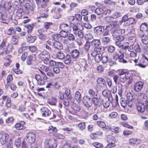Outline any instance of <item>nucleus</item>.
Segmentation results:
<instances>
[{
    "label": "nucleus",
    "mask_w": 148,
    "mask_h": 148,
    "mask_svg": "<svg viewBox=\"0 0 148 148\" xmlns=\"http://www.w3.org/2000/svg\"><path fill=\"white\" fill-rule=\"evenodd\" d=\"M102 43L105 45H107L110 42V39L108 36L104 37L101 38Z\"/></svg>",
    "instance_id": "obj_26"
},
{
    "label": "nucleus",
    "mask_w": 148,
    "mask_h": 148,
    "mask_svg": "<svg viewBox=\"0 0 148 148\" xmlns=\"http://www.w3.org/2000/svg\"><path fill=\"white\" fill-rule=\"evenodd\" d=\"M57 102L56 99L55 97H52L49 100V103L51 105H56Z\"/></svg>",
    "instance_id": "obj_57"
},
{
    "label": "nucleus",
    "mask_w": 148,
    "mask_h": 148,
    "mask_svg": "<svg viewBox=\"0 0 148 148\" xmlns=\"http://www.w3.org/2000/svg\"><path fill=\"white\" fill-rule=\"evenodd\" d=\"M147 98L146 95L143 93H141L138 95L137 100L138 101H143L145 102Z\"/></svg>",
    "instance_id": "obj_21"
},
{
    "label": "nucleus",
    "mask_w": 148,
    "mask_h": 148,
    "mask_svg": "<svg viewBox=\"0 0 148 148\" xmlns=\"http://www.w3.org/2000/svg\"><path fill=\"white\" fill-rule=\"evenodd\" d=\"M116 139L115 138L111 135L107 136V141L109 143L105 148H110L115 146V143Z\"/></svg>",
    "instance_id": "obj_7"
},
{
    "label": "nucleus",
    "mask_w": 148,
    "mask_h": 148,
    "mask_svg": "<svg viewBox=\"0 0 148 148\" xmlns=\"http://www.w3.org/2000/svg\"><path fill=\"white\" fill-rule=\"evenodd\" d=\"M78 127L81 130H84L86 127L85 123L83 122L79 123L78 125Z\"/></svg>",
    "instance_id": "obj_46"
},
{
    "label": "nucleus",
    "mask_w": 148,
    "mask_h": 148,
    "mask_svg": "<svg viewBox=\"0 0 148 148\" xmlns=\"http://www.w3.org/2000/svg\"><path fill=\"white\" fill-rule=\"evenodd\" d=\"M140 37L141 38V41L145 45L148 44V37L146 36H145L143 34H139Z\"/></svg>",
    "instance_id": "obj_23"
},
{
    "label": "nucleus",
    "mask_w": 148,
    "mask_h": 148,
    "mask_svg": "<svg viewBox=\"0 0 148 148\" xmlns=\"http://www.w3.org/2000/svg\"><path fill=\"white\" fill-rule=\"evenodd\" d=\"M136 106L137 110L139 112L143 113L144 112L145 106L143 103L142 102L137 103Z\"/></svg>",
    "instance_id": "obj_12"
},
{
    "label": "nucleus",
    "mask_w": 148,
    "mask_h": 148,
    "mask_svg": "<svg viewBox=\"0 0 148 148\" xmlns=\"http://www.w3.org/2000/svg\"><path fill=\"white\" fill-rule=\"evenodd\" d=\"M11 42L12 43L16 45L18 42V37L16 36H14L12 37L11 40Z\"/></svg>",
    "instance_id": "obj_48"
},
{
    "label": "nucleus",
    "mask_w": 148,
    "mask_h": 148,
    "mask_svg": "<svg viewBox=\"0 0 148 148\" xmlns=\"http://www.w3.org/2000/svg\"><path fill=\"white\" fill-rule=\"evenodd\" d=\"M57 142L55 139L50 138L46 140L44 148H56Z\"/></svg>",
    "instance_id": "obj_4"
},
{
    "label": "nucleus",
    "mask_w": 148,
    "mask_h": 148,
    "mask_svg": "<svg viewBox=\"0 0 148 148\" xmlns=\"http://www.w3.org/2000/svg\"><path fill=\"white\" fill-rule=\"evenodd\" d=\"M132 78L130 73H126L124 75L118 76L115 75L114 76L113 78L114 82L117 83H124L127 80L131 79Z\"/></svg>",
    "instance_id": "obj_1"
},
{
    "label": "nucleus",
    "mask_w": 148,
    "mask_h": 148,
    "mask_svg": "<svg viewBox=\"0 0 148 148\" xmlns=\"http://www.w3.org/2000/svg\"><path fill=\"white\" fill-rule=\"evenodd\" d=\"M41 30V29L38 30V32H39V34L38 35L39 36V38L42 40H45V39L46 36L44 34L40 32Z\"/></svg>",
    "instance_id": "obj_55"
},
{
    "label": "nucleus",
    "mask_w": 148,
    "mask_h": 148,
    "mask_svg": "<svg viewBox=\"0 0 148 148\" xmlns=\"http://www.w3.org/2000/svg\"><path fill=\"white\" fill-rule=\"evenodd\" d=\"M29 51L32 53H35L38 50L37 47L35 46H31L28 47Z\"/></svg>",
    "instance_id": "obj_49"
},
{
    "label": "nucleus",
    "mask_w": 148,
    "mask_h": 148,
    "mask_svg": "<svg viewBox=\"0 0 148 148\" xmlns=\"http://www.w3.org/2000/svg\"><path fill=\"white\" fill-rule=\"evenodd\" d=\"M12 7L11 3L9 1L4 2V7L7 10H10Z\"/></svg>",
    "instance_id": "obj_39"
},
{
    "label": "nucleus",
    "mask_w": 148,
    "mask_h": 148,
    "mask_svg": "<svg viewBox=\"0 0 148 148\" xmlns=\"http://www.w3.org/2000/svg\"><path fill=\"white\" fill-rule=\"evenodd\" d=\"M48 0H41L40 4L42 8H45L47 6V3L48 2Z\"/></svg>",
    "instance_id": "obj_56"
},
{
    "label": "nucleus",
    "mask_w": 148,
    "mask_h": 148,
    "mask_svg": "<svg viewBox=\"0 0 148 148\" xmlns=\"http://www.w3.org/2000/svg\"><path fill=\"white\" fill-rule=\"evenodd\" d=\"M115 50L114 47L112 45H110L108 47L107 50L108 52L110 53H113Z\"/></svg>",
    "instance_id": "obj_62"
},
{
    "label": "nucleus",
    "mask_w": 148,
    "mask_h": 148,
    "mask_svg": "<svg viewBox=\"0 0 148 148\" xmlns=\"http://www.w3.org/2000/svg\"><path fill=\"white\" fill-rule=\"evenodd\" d=\"M46 56H50L49 52L46 50H44L42 52L38 55V57L41 60L46 58Z\"/></svg>",
    "instance_id": "obj_28"
},
{
    "label": "nucleus",
    "mask_w": 148,
    "mask_h": 148,
    "mask_svg": "<svg viewBox=\"0 0 148 148\" xmlns=\"http://www.w3.org/2000/svg\"><path fill=\"white\" fill-rule=\"evenodd\" d=\"M75 98L76 101L78 102H80L82 100V98L80 93L78 91H77L75 94Z\"/></svg>",
    "instance_id": "obj_33"
},
{
    "label": "nucleus",
    "mask_w": 148,
    "mask_h": 148,
    "mask_svg": "<svg viewBox=\"0 0 148 148\" xmlns=\"http://www.w3.org/2000/svg\"><path fill=\"white\" fill-rule=\"evenodd\" d=\"M36 136L35 134L32 132H29L26 136V140L27 142L32 144L35 141Z\"/></svg>",
    "instance_id": "obj_6"
},
{
    "label": "nucleus",
    "mask_w": 148,
    "mask_h": 148,
    "mask_svg": "<svg viewBox=\"0 0 148 148\" xmlns=\"http://www.w3.org/2000/svg\"><path fill=\"white\" fill-rule=\"evenodd\" d=\"M25 124V122L24 121H22L20 123H17L15 125V127L17 130H24L26 128L25 127L23 126Z\"/></svg>",
    "instance_id": "obj_16"
},
{
    "label": "nucleus",
    "mask_w": 148,
    "mask_h": 148,
    "mask_svg": "<svg viewBox=\"0 0 148 148\" xmlns=\"http://www.w3.org/2000/svg\"><path fill=\"white\" fill-rule=\"evenodd\" d=\"M125 32L124 29H119L114 31L112 34V36L114 38H116V40L123 41L124 38L123 36H121L122 34Z\"/></svg>",
    "instance_id": "obj_3"
},
{
    "label": "nucleus",
    "mask_w": 148,
    "mask_h": 148,
    "mask_svg": "<svg viewBox=\"0 0 148 148\" xmlns=\"http://www.w3.org/2000/svg\"><path fill=\"white\" fill-rule=\"evenodd\" d=\"M79 25L80 26V27H78L77 26L74 24L73 25L71 26V28H72L73 29L74 35H77V32L79 30L81 31L83 29V26L82 25H80V24Z\"/></svg>",
    "instance_id": "obj_18"
},
{
    "label": "nucleus",
    "mask_w": 148,
    "mask_h": 148,
    "mask_svg": "<svg viewBox=\"0 0 148 148\" xmlns=\"http://www.w3.org/2000/svg\"><path fill=\"white\" fill-rule=\"evenodd\" d=\"M102 56L101 54L100 53L99 54H98L96 56L94 57L95 59L97 62H99L102 59Z\"/></svg>",
    "instance_id": "obj_53"
},
{
    "label": "nucleus",
    "mask_w": 148,
    "mask_h": 148,
    "mask_svg": "<svg viewBox=\"0 0 148 148\" xmlns=\"http://www.w3.org/2000/svg\"><path fill=\"white\" fill-rule=\"evenodd\" d=\"M6 33L8 35H12L16 34V31L14 28L11 27L8 30Z\"/></svg>",
    "instance_id": "obj_44"
},
{
    "label": "nucleus",
    "mask_w": 148,
    "mask_h": 148,
    "mask_svg": "<svg viewBox=\"0 0 148 148\" xmlns=\"http://www.w3.org/2000/svg\"><path fill=\"white\" fill-rule=\"evenodd\" d=\"M101 49L94 48V49L91 51V55L93 57L96 56L98 54L100 53Z\"/></svg>",
    "instance_id": "obj_24"
},
{
    "label": "nucleus",
    "mask_w": 148,
    "mask_h": 148,
    "mask_svg": "<svg viewBox=\"0 0 148 148\" xmlns=\"http://www.w3.org/2000/svg\"><path fill=\"white\" fill-rule=\"evenodd\" d=\"M42 115L43 116L48 117L49 119H52L55 118L56 115L53 112H51L46 107H43L40 109Z\"/></svg>",
    "instance_id": "obj_2"
},
{
    "label": "nucleus",
    "mask_w": 148,
    "mask_h": 148,
    "mask_svg": "<svg viewBox=\"0 0 148 148\" xmlns=\"http://www.w3.org/2000/svg\"><path fill=\"white\" fill-rule=\"evenodd\" d=\"M21 138L18 137L15 140L14 145L17 147H18L21 145Z\"/></svg>",
    "instance_id": "obj_59"
},
{
    "label": "nucleus",
    "mask_w": 148,
    "mask_h": 148,
    "mask_svg": "<svg viewBox=\"0 0 148 148\" xmlns=\"http://www.w3.org/2000/svg\"><path fill=\"white\" fill-rule=\"evenodd\" d=\"M110 130L115 133H117L119 131V128L118 127L112 126L110 128Z\"/></svg>",
    "instance_id": "obj_47"
},
{
    "label": "nucleus",
    "mask_w": 148,
    "mask_h": 148,
    "mask_svg": "<svg viewBox=\"0 0 148 148\" xmlns=\"http://www.w3.org/2000/svg\"><path fill=\"white\" fill-rule=\"evenodd\" d=\"M54 135L56 137L59 139H64L65 138L64 136L60 134L56 133L54 134Z\"/></svg>",
    "instance_id": "obj_58"
},
{
    "label": "nucleus",
    "mask_w": 148,
    "mask_h": 148,
    "mask_svg": "<svg viewBox=\"0 0 148 148\" xmlns=\"http://www.w3.org/2000/svg\"><path fill=\"white\" fill-rule=\"evenodd\" d=\"M24 13L23 9L20 8L17 10L15 13L16 18L19 19L23 15Z\"/></svg>",
    "instance_id": "obj_25"
},
{
    "label": "nucleus",
    "mask_w": 148,
    "mask_h": 148,
    "mask_svg": "<svg viewBox=\"0 0 148 148\" xmlns=\"http://www.w3.org/2000/svg\"><path fill=\"white\" fill-rule=\"evenodd\" d=\"M143 85V83L141 82H138L135 84L134 88L136 92L140 91L142 89Z\"/></svg>",
    "instance_id": "obj_15"
},
{
    "label": "nucleus",
    "mask_w": 148,
    "mask_h": 148,
    "mask_svg": "<svg viewBox=\"0 0 148 148\" xmlns=\"http://www.w3.org/2000/svg\"><path fill=\"white\" fill-rule=\"evenodd\" d=\"M121 16L122 15L121 13L115 12L112 14V18L114 19H116L118 18L121 17Z\"/></svg>",
    "instance_id": "obj_50"
},
{
    "label": "nucleus",
    "mask_w": 148,
    "mask_h": 148,
    "mask_svg": "<svg viewBox=\"0 0 148 148\" xmlns=\"http://www.w3.org/2000/svg\"><path fill=\"white\" fill-rule=\"evenodd\" d=\"M77 35L72 34H69L67 36L68 39L71 41H73L76 40Z\"/></svg>",
    "instance_id": "obj_37"
},
{
    "label": "nucleus",
    "mask_w": 148,
    "mask_h": 148,
    "mask_svg": "<svg viewBox=\"0 0 148 148\" xmlns=\"http://www.w3.org/2000/svg\"><path fill=\"white\" fill-rule=\"evenodd\" d=\"M97 83L102 88L106 87V82L104 79L102 78H99L97 79Z\"/></svg>",
    "instance_id": "obj_17"
},
{
    "label": "nucleus",
    "mask_w": 148,
    "mask_h": 148,
    "mask_svg": "<svg viewBox=\"0 0 148 148\" xmlns=\"http://www.w3.org/2000/svg\"><path fill=\"white\" fill-rule=\"evenodd\" d=\"M124 55L123 54H121L120 55L116 52H115L113 55V58L115 60H117L119 59V61L120 59L123 58Z\"/></svg>",
    "instance_id": "obj_27"
},
{
    "label": "nucleus",
    "mask_w": 148,
    "mask_h": 148,
    "mask_svg": "<svg viewBox=\"0 0 148 148\" xmlns=\"http://www.w3.org/2000/svg\"><path fill=\"white\" fill-rule=\"evenodd\" d=\"M40 72L43 75L42 77L39 74H36L35 76V78L37 81V84L40 85H44L45 80L48 78L44 72L40 71Z\"/></svg>",
    "instance_id": "obj_5"
},
{
    "label": "nucleus",
    "mask_w": 148,
    "mask_h": 148,
    "mask_svg": "<svg viewBox=\"0 0 148 148\" xmlns=\"http://www.w3.org/2000/svg\"><path fill=\"white\" fill-rule=\"evenodd\" d=\"M102 95L104 96L107 97L109 101L112 100L111 93L110 91L107 90H103L102 92Z\"/></svg>",
    "instance_id": "obj_20"
},
{
    "label": "nucleus",
    "mask_w": 148,
    "mask_h": 148,
    "mask_svg": "<svg viewBox=\"0 0 148 148\" xmlns=\"http://www.w3.org/2000/svg\"><path fill=\"white\" fill-rule=\"evenodd\" d=\"M147 24L146 23H142L140 27V34H143V32L145 31L147 28Z\"/></svg>",
    "instance_id": "obj_30"
},
{
    "label": "nucleus",
    "mask_w": 148,
    "mask_h": 148,
    "mask_svg": "<svg viewBox=\"0 0 148 148\" xmlns=\"http://www.w3.org/2000/svg\"><path fill=\"white\" fill-rule=\"evenodd\" d=\"M93 146L97 148H102L103 147V145L97 142H94L92 143Z\"/></svg>",
    "instance_id": "obj_63"
},
{
    "label": "nucleus",
    "mask_w": 148,
    "mask_h": 148,
    "mask_svg": "<svg viewBox=\"0 0 148 148\" xmlns=\"http://www.w3.org/2000/svg\"><path fill=\"white\" fill-rule=\"evenodd\" d=\"M120 102L121 106L123 108L126 106L127 102L125 99L123 98H121L120 99Z\"/></svg>",
    "instance_id": "obj_52"
},
{
    "label": "nucleus",
    "mask_w": 148,
    "mask_h": 148,
    "mask_svg": "<svg viewBox=\"0 0 148 148\" xmlns=\"http://www.w3.org/2000/svg\"><path fill=\"white\" fill-rule=\"evenodd\" d=\"M9 139V135L6 133L3 134L0 139V142L2 145H4L8 142Z\"/></svg>",
    "instance_id": "obj_13"
},
{
    "label": "nucleus",
    "mask_w": 148,
    "mask_h": 148,
    "mask_svg": "<svg viewBox=\"0 0 148 148\" xmlns=\"http://www.w3.org/2000/svg\"><path fill=\"white\" fill-rule=\"evenodd\" d=\"M25 8L29 11H33L34 8V7L33 5H31L28 3H25Z\"/></svg>",
    "instance_id": "obj_41"
},
{
    "label": "nucleus",
    "mask_w": 148,
    "mask_h": 148,
    "mask_svg": "<svg viewBox=\"0 0 148 148\" xmlns=\"http://www.w3.org/2000/svg\"><path fill=\"white\" fill-rule=\"evenodd\" d=\"M105 30V26H99L95 27L94 29V33L97 36H99L102 35Z\"/></svg>",
    "instance_id": "obj_9"
},
{
    "label": "nucleus",
    "mask_w": 148,
    "mask_h": 148,
    "mask_svg": "<svg viewBox=\"0 0 148 148\" xmlns=\"http://www.w3.org/2000/svg\"><path fill=\"white\" fill-rule=\"evenodd\" d=\"M69 32L64 31V30H61L60 32V35L61 37L62 38H66L67 37L68 35V32Z\"/></svg>",
    "instance_id": "obj_45"
},
{
    "label": "nucleus",
    "mask_w": 148,
    "mask_h": 148,
    "mask_svg": "<svg viewBox=\"0 0 148 148\" xmlns=\"http://www.w3.org/2000/svg\"><path fill=\"white\" fill-rule=\"evenodd\" d=\"M79 65L81 68L83 69V70L84 71L86 70V68L88 66V65L87 62L84 60H83L79 64Z\"/></svg>",
    "instance_id": "obj_35"
},
{
    "label": "nucleus",
    "mask_w": 148,
    "mask_h": 148,
    "mask_svg": "<svg viewBox=\"0 0 148 148\" xmlns=\"http://www.w3.org/2000/svg\"><path fill=\"white\" fill-rule=\"evenodd\" d=\"M33 25L29 24L26 25V27L27 29V31L28 34H29L32 32L33 28Z\"/></svg>",
    "instance_id": "obj_51"
},
{
    "label": "nucleus",
    "mask_w": 148,
    "mask_h": 148,
    "mask_svg": "<svg viewBox=\"0 0 148 148\" xmlns=\"http://www.w3.org/2000/svg\"><path fill=\"white\" fill-rule=\"evenodd\" d=\"M83 103L87 107H90L92 104V98L91 99L88 96H85L83 97Z\"/></svg>",
    "instance_id": "obj_8"
},
{
    "label": "nucleus",
    "mask_w": 148,
    "mask_h": 148,
    "mask_svg": "<svg viewBox=\"0 0 148 148\" xmlns=\"http://www.w3.org/2000/svg\"><path fill=\"white\" fill-rule=\"evenodd\" d=\"M108 26H107L105 28V31H104L103 33V36H108L109 35V30L108 29Z\"/></svg>",
    "instance_id": "obj_60"
},
{
    "label": "nucleus",
    "mask_w": 148,
    "mask_h": 148,
    "mask_svg": "<svg viewBox=\"0 0 148 148\" xmlns=\"http://www.w3.org/2000/svg\"><path fill=\"white\" fill-rule=\"evenodd\" d=\"M60 28L61 30L69 32L71 30V27L70 25L66 23H61L60 26Z\"/></svg>",
    "instance_id": "obj_14"
},
{
    "label": "nucleus",
    "mask_w": 148,
    "mask_h": 148,
    "mask_svg": "<svg viewBox=\"0 0 148 148\" xmlns=\"http://www.w3.org/2000/svg\"><path fill=\"white\" fill-rule=\"evenodd\" d=\"M34 60V57L32 55H30L28 56L26 63L28 65H30L32 64Z\"/></svg>",
    "instance_id": "obj_40"
},
{
    "label": "nucleus",
    "mask_w": 148,
    "mask_h": 148,
    "mask_svg": "<svg viewBox=\"0 0 148 148\" xmlns=\"http://www.w3.org/2000/svg\"><path fill=\"white\" fill-rule=\"evenodd\" d=\"M71 56L73 58H77L79 56V52L77 49H75L73 50L71 52Z\"/></svg>",
    "instance_id": "obj_29"
},
{
    "label": "nucleus",
    "mask_w": 148,
    "mask_h": 148,
    "mask_svg": "<svg viewBox=\"0 0 148 148\" xmlns=\"http://www.w3.org/2000/svg\"><path fill=\"white\" fill-rule=\"evenodd\" d=\"M65 95L66 96L67 99H71V96L70 94V90L69 89H66L65 90L64 92Z\"/></svg>",
    "instance_id": "obj_54"
},
{
    "label": "nucleus",
    "mask_w": 148,
    "mask_h": 148,
    "mask_svg": "<svg viewBox=\"0 0 148 148\" xmlns=\"http://www.w3.org/2000/svg\"><path fill=\"white\" fill-rule=\"evenodd\" d=\"M56 57L59 59L62 60L65 57V55L61 51H60L57 53Z\"/></svg>",
    "instance_id": "obj_42"
},
{
    "label": "nucleus",
    "mask_w": 148,
    "mask_h": 148,
    "mask_svg": "<svg viewBox=\"0 0 148 148\" xmlns=\"http://www.w3.org/2000/svg\"><path fill=\"white\" fill-rule=\"evenodd\" d=\"M64 62L66 64H68L70 63L71 61L72 58L70 56L68 55H66L64 58Z\"/></svg>",
    "instance_id": "obj_31"
},
{
    "label": "nucleus",
    "mask_w": 148,
    "mask_h": 148,
    "mask_svg": "<svg viewBox=\"0 0 148 148\" xmlns=\"http://www.w3.org/2000/svg\"><path fill=\"white\" fill-rule=\"evenodd\" d=\"M36 38L35 36H32L31 35L28 34L27 38V41L29 43H33L35 40Z\"/></svg>",
    "instance_id": "obj_38"
},
{
    "label": "nucleus",
    "mask_w": 148,
    "mask_h": 148,
    "mask_svg": "<svg viewBox=\"0 0 148 148\" xmlns=\"http://www.w3.org/2000/svg\"><path fill=\"white\" fill-rule=\"evenodd\" d=\"M13 49V46L12 44H9L7 47L4 49V51L6 54L9 53L10 52L12 51Z\"/></svg>",
    "instance_id": "obj_32"
},
{
    "label": "nucleus",
    "mask_w": 148,
    "mask_h": 148,
    "mask_svg": "<svg viewBox=\"0 0 148 148\" xmlns=\"http://www.w3.org/2000/svg\"><path fill=\"white\" fill-rule=\"evenodd\" d=\"M91 44L94 47V48H99L101 49V42L98 39H94L92 40L91 42Z\"/></svg>",
    "instance_id": "obj_19"
},
{
    "label": "nucleus",
    "mask_w": 148,
    "mask_h": 148,
    "mask_svg": "<svg viewBox=\"0 0 148 148\" xmlns=\"http://www.w3.org/2000/svg\"><path fill=\"white\" fill-rule=\"evenodd\" d=\"M53 46L55 48L58 49H62L63 48L62 44L58 41H55L54 42Z\"/></svg>",
    "instance_id": "obj_34"
},
{
    "label": "nucleus",
    "mask_w": 148,
    "mask_h": 148,
    "mask_svg": "<svg viewBox=\"0 0 148 148\" xmlns=\"http://www.w3.org/2000/svg\"><path fill=\"white\" fill-rule=\"evenodd\" d=\"M96 5L98 7H99L98 8L96 9L95 10V13L98 15H103L104 14V7H101L99 6L100 3H96Z\"/></svg>",
    "instance_id": "obj_10"
},
{
    "label": "nucleus",
    "mask_w": 148,
    "mask_h": 148,
    "mask_svg": "<svg viewBox=\"0 0 148 148\" xmlns=\"http://www.w3.org/2000/svg\"><path fill=\"white\" fill-rule=\"evenodd\" d=\"M53 23L51 22H45L44 23V27L46 29H48L52 25Z\"/></svg>",
    "instance_id": "obj_61"
},
{
    "label": "nucleus",
    "mask_w": 148,
    "mask_h": 148,
    "mask_svg": "<svg viewBox=\"0 0 148 148\" xmlns=\"http://www.w3.org/2000/svg\"><path fill=\"white\" fill-rule=\"evenodd\" d=\"M97 125L101 128H103L106 127L105 123L101 121H98L97 122Z\"/></svg>",
    "instance_id": "obj_64"
},
{
    "label": "nucleus",
    "mask_w": 148,
    "mask_h": 148,
    "mask_svg": "<svg viewBox=\"0 0 148 148\" xmlns=\"http://www.w3.org/2000/svg\"><path fill=\"white\" fill-rule=\"evenodd\" d=\"M92 102L94 105L97 106H100L101 104L102 101L100 99V96L97 95L96 97L92 98Z\"/></svg>",
    "instance_id": "obj_11"
},
{
    "label": "nucleus",
    "mask_w": 148,
    "mask_h": 148,
    "mask_svg": "<svg viewBox=\"0 0 148 148\" xmlns=\"http://www.w3.org/2000/svg\"><path fill=\"white\" fill-rule=\"evenodd\" d=\"M129 142L130 144L137 145L140 144L142 141L140 139L133 138L129 140Z\"/></svg>",
    "instance_id": "obj_22"
},
{
    "label": "nucleus",
    "mask_w": 148,
    "mask_h": 148,
    "mask_svg": "<svg viewBox=\"0 0 148 148\" xmlns=\"http://www.w3.org/2000/svg\"><path fill=\"white\" fill-rule=\"evenodd\" d=\"M135 23V20L133 18H128V20L125 22V26H129L130 25L132 24Z\"/></svg>",
    "instance_id": "obj_36"
},
{
    "label": "nucleus",
    "mask_w": 148,
    "mask_h": 148,
    "mask_svg": "<svg viewBox=\"0 0 148 148\" xmlns=\"http://www.w3.org/2000/svg\"><path fill=\"white\" fill-rule=\"evenodd\" d=\"M3 8L1 6H0V20L1 19L3 21H5L8 19V18L5 16H3L2 13Z\"/></svg>",
    "instance_id": "obj_43"
}]
</instances>
